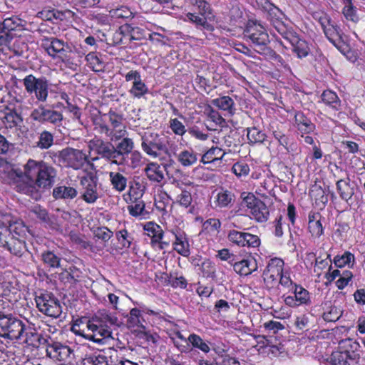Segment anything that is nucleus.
I'll use <instances>...</instances> for the list:
<instances>
[{"label": "nucleus", "mask_w": 365, "mask_h": 365, "mask_svg": "<svg viewBox=\"0 0 365 365\" xmlns=\"http://www.w3.org/2000/svg\"><path fill=\"white\" fill-rule=\"evenodd\" d=\"M56 176L51 165L41 160L29 159L24 165V170L12 169L8 173L9 183L18 192L38 200L41 190L51 187Z\"/></svg>", "instance_id": "f257e3e1"}, {"label": "nucleus", "mask_w": 365, "mask_h": 365, "mask_svg": "<svg viewBox=\"0 0 365 365\" xmlns=\"http://www.w3.org/2000/svg\"><path fill=\"white\" fill-rule=\"evenodd\" d=\"M118 325V317L106 309H101L86 323L88 333L84 330H72L85 339L98 344H104L106 340L111 338L110 326Z\"/></svg>", "instance_id": "f03ea898"}, {"label": "nucleus", "mask_w": 365, "mask_h": 365, "mask_svg": "<svg viewBox=\"0 0 365 365\" xmlns=\"http://www.w3.org/2000/svg\"><path fill=\"white\" fill-rule=\"evenodd\" d=\"M141 140L142 150L153 158H159L161 153L169 155L170 150H175L168 138L163 134L145 132L142 135Z\"/></svg>", "instance_id": "7ed1b4c3"}, {"label": "nucleus", "mask_w": 365, "mask_h": 365, "mask_svg": "<svg viewBox=\"0 0 365 365\" xmlns=\"http://www.w3.org/2000/svg\"><path fill=\"white\" fill-rule=\"evenodd\" d=\"M26 325L11 314L0 311V336L9 340H19L24 336Z\"/></svg>", "instance_id": "20e7f679"}, {"label": "nucleus", "mask_w": 365, "mask_h": 365, "mask_svg": "<svg viewBox=\"0 0 365 365\" xmlns=\"http://www.w3.org/2000/svg\"><path fill=\"white\" fill-rule=\"evenodd\" d=\"M26 92L34 95L37 101L44 103L48 97L49 81L44 77L36 78L32 74L27 75L22 80Z\"/></svg>", "instance_id": "39448f33"}, {"label": "nucleus", "mask_w": 365, "mask_h": 365, "mask_svg": "<svg viewBox=\"0 0 365 365\" xmlns=\"http://www.w3.org/2000/svg\"><path fill=\"white\" fill-rule=\"evenodd\" d=\"M242 206L246 207L252 218L259 222H264L269 218V212L265 203L252 193L243 197Z\"/></svg>", "instance_id": "423d86ee"}, {"label": "nucleus", "mask_w": 365, "mask_h": 365, "mask_svg": "<svg viewBox=\"0 0 365 365\" xmlns=\"http://www.w3.org/2000/svg\"><path fill=\"white\" fill-rule=\"evenodd\" d=\"M35 301L39 311L48 317L57 318L62 312L59 301L51 293H42Z\"/></svg>", "instance_id": "0eeeda50"}, {"label": "nucleus", "mask_w": 365, "mask_h": 365, "mask_svg": "<svg viewBox=\"0 0 365 365\" xmlns=\"http://www.w3.org/2000/svg\"><path fill=\"white\" fill-rule=\"evenodd\" d=\"M244 38L250 41L255 46H265L269 42V36L262 25L257 21H248L244 31Z\"/></svg>", "instance_id": "6e6552de"}, {"label": "nucleus", "mask_w": 365, "mask_h": 365, "mask_svg": "<svg viewBox=\"0 0 365 365\" xmlns=\"http://www.w3.org/2000/svg\"><path fill=\"white\" fill-rule=\"evenodd\" d=\"M41 46L53 58L60 57L65 61L68 53L71 52V47L63 40L55 37H45L41 40Z\"/></svg>", "instance_id": "1a4fd4ad"}, {"label": "nucleus", "mask_w": 365, "mask_h": 365, "mask_svg": "<svg viewBox=\"0 0 365 365\" xmlns=\"http://www.w3.org/2000/svg\"><path fill=\"white\" fill-rule=\"evenodd\" d=\"M284 261L277 257L269 261L262 274L264 284L268 289L274 288L278 284V279L284 273Z\"/></svg>", "instance_id": "9d476101"}, {"label": "nucleus", "mask_w": 365, "mask_h": 365, "mask_svg": "<svg viewBox=\"0 0 365 365\" xmlns=\"http://www.w3.org/2000/svg\"><path fill=\"white\" fill-rule=\"evenodd\" d=\"M61 160L75 170L81 168L88 161L87 155L80 150L66 148L59 153Z\"/></svg>", "instance_id": "9b49d317"}, {"label": "nucleus", "mask_w": 365, "mask_h": 365, "mask_svg": "<svg viewBox=\"0 0 365 365\" xmlns=\"http://www.w3.org/2000/svg\"><path fill=\"white\" fill-rule=\"evenodd\" d=\"M46 356L55 361L64 364L72 359L73 350L59 342L48 344L46 347Z\"/></svg>", "instance_id": "f8f14e48"}, {"label": "nucleus", "mask_w": 365, "mask_h": 365, "mask_svg": "<svg viewBox=\"0 0 365 365\" xmlns=\"http://www.w3.org/2000/svg\"><path fill=\"white\" fill-rule=\"evenodd\" d=\"M144 230L148 236L151 238V245L159 250H164L170 244V240H164V232L162 227L153 222H146Z\"/></svg>", "instance_id": "ddd939ff"}, {"label": "nucleus", "mask_w": 365, "mask_h": 365, "mask_svg": "<svg viewBox=\"0 0 365 365\" xmlns=\"http://www.w3.org/2000/svg\"><path fill=\"white\" fill-rule=\"evenodd\" d=\"M31 118L41 123L58 124L62 121L63 115L56 110L47 109L41 105L31 112Z\"/></svg>", "instance_id": "4468645a"}, {"label": "nucleus", "mask_w": 365, "mask_h": 365, "mask_svg": "<svg viewBox=\"0 0 365 365\" xmlns=\"http://www.w3.org/2000/svg\"><path fill=\"white\" fill-rule=\"evenodd\" d=\"M88 148L99 155L102 158L110 160L113 164L114 160L113 145L99 137H95L88 142Z\"/></svg>", "instance_id": "2eb2a0df"}, {"label": "nucleus", "mask_w": 365, "mask_h": 365, "mask_svg": "<svg viewBox=\"0 0 365 365\" xmlns=\"http://www.w3.org/2000/svg\"><path fill=\"white\" fill-rule=\"evenodd\" d=\"M122 140L117 145H113L114 160L113 164L123 165L125 162V155L130 153L134 148V143L131 138H122Z\"/></svg>", "instance_id": "dca6fc26"}, {"label": "nucleus", "mask_w": 365, "mask_h": 365, "mask_svg": "<svg viewBox=\"0 0 365 365\" xmlns=\"http://www.w3.org/2000/svg\"><path fill=\"white\" fill-rule=\"evenodd\" d=\"M81 184L84 189L82 199L88 204L95 203L99 198L96 181L93 177L85 176L81 178Z\"/></svg>", "instance_id": "f3484780"}, {"label": "nucleus", "mask_w": 365, "mask_h": 365, "mask_svg": "<svg viewBox=\"0 0 365 365\" xmlns=\"http://www.w3.org/2000/svg\"><path fill=\"white\" fill-rule=\"evenodd\" d=\"M292 293L294 295H289L284 297V303L290 307H297L300 305L307 304L310 302L309 292L299 285H296L293 288Z\"/></svg>", "instance_id": "a211bd4d"}, {"label": "nucleus", "mask_w": 365, "mask_h": 365, "mask_svg": "<svg viewBox=\"0 0 365 365\" xmlns=\"http://www.w3.org/2000/svg\"><path fill=\"white\" fill-rule=\"evenodd\" d=\"M336 187L340 198L351 204L356 189L354 182H351L349 178L340 179L336 182Z\"/></svg>", "instance_id": "6ab92c4d"}, {"label": "nucleus", "mask_w": 365, "mask_h": 365, "mask_svg": "<svg viewBox=\"0 0 365 365\" xmlns=\"http://www.w3.org/2000/svg\"><path fill=\"white\" fill-rule=\"evenodd\" d=\"M110 128L114 134L115 140H118L127 134L126 127L123 123V118L115 112L110 111L107 115Z\"/></svg>", "instance_id": "aec40b11"}, {"label": "nucleus", "mask_w": 365, "mask_h": 365, "mask_svg": "<svg viewBox=\"0 0 365 365\" xmlns=\"http://www.w3.org/2000/svg\"><path fill=\"white\" fill-rule=\"evenodd\" d=\"M232 267L237 274L240 276H247L257 269V262L253 256L248 255L232 264Z\"/></svg>", "instance_id": "412c9836"}, {"label": "nucleus", "mask_w": 365, "mask_h": 365, "mask_svg": "<svg viewBox=\"0 0 365 365\" xmlns=\"http://www.w3.org/2000/svg\"><path fill=\"white\" fill-rule=\"evenodd\" d=\"M170 234L175 237V242H173V249L180 255L187 257L190 255V244L188 242L186 235L180 230L175 231L172 230L170 231Z\"/></svg>", "instance_id": "4be33fe9"}, {"label": "nucleus", "mask_w": 365, "mask_h": 365, "mask_svg": "<svg viewBox=\"0 0 365 365\" xmlns=\"http://www.w3.org/2000/svg\"><path fill=\"white\" fill-rule=\"evenodd\" d=\"M0 119L10 128L16 127L23 122L21 115L9 106L4 108L0 107Z\"/></svg>", "instance_id": "5701e85b"}, {"label": "nucleus", "mask_w": 365, "mask_h": 365, "mask_svg": "<svg viewBox=\"0 0 365 365\" xmlns=\"http://www.w3.org/2000/svg\"><path fill=\"white\" fill-rule=\"evenodd\" d=\"M2 248L9 251L11 255L21 257L26 251V245L23 240L11 235Z\"/></svg>", "instance_id": "b1692460"}, {"label": "nucleus", "mask_w": 365, "mask_h": 365, "mask_svg": "<svg viewBox=\"0 0 365 365\" xmlns=\"http://www.w3.org/2000/svg\"><path fill=\"white\" fill-rule=\"evenodd\" d=\"M212 103L220 110L225 111L229 116L236 113L235 103L233 99L227 96H223L212 101Z\"/></svg>", "instance_id": "393cba45"}, {"label": "nucleus", "mask_w": 365, "mask_h": 365, "mask_svg": "<svg viewBox=\"0 0 365 365\" xmlns=\"http://www.w3.org/2000/svg\"><path fill=\"white\" fill-rule=\"evenodd\" d=\"M359 347V344L356 341L351 339H346L339 342L338 351L346 354L351 359L356 360L359 357L357 351Z\"/></svg>", "instance_id": "a878e982"}, {"label": "nucleus", "mask_w": 365, "mask_h": 365, "mask_svg": "<svg viewBox=\"0 0 365 365\" xmlns=\"http://www.w3.org/2000/svg\"><path fill=\"white\" fill-rule=\"evenodd\" d=\"M235 195L228 190L221 189L214 196L213 203L215 207L226 208L232 206Z\"/></svg>", "instance_id": "bb28decb"}, {"label": "nucleus", "mask_w": 365, "mask_h": 365, "mask_svg": "<svg viewBox=\"0 0 365 365\" xmlns=\"http://www.w3.org/2000/svg\"><path fill=\"white\" fill-rule=\"evenodd\" d=\"M10 221V216L9 215H1L0 217V247L2 248L5 246L8 238L12 235V231H15L14 226H10L8 228V224Z\"/></svg>", "instance_id": "cd10ccee"}, {"label": "nucleus", "mask_w": 365, "mask_h": 365, "mask_svg": "<svg viewBox=\"0 0 365 365\" xmlns=\"http://www.w3.org/2000/svg\"><path fill=\"white\" fill-rule=\"evenodd\" d=\"M287 41L291 43L293 51L299 58H303L308 55L309 48L305 41L299 39L297 36L294 34Z\"/></svg>", "instance_id": "c85d7f7f"}, {"label": "nucleus", "mask_w": 365, "mask_h": 365, "mask_svg": "<svg viewBox=\"0 0 365 365\" xmlns=\"http://www.w3.org/2000/svg\"><path fill=\"white\" fill-rule=\"evenodd\" d=\"M130 36L133 40H139L144 36L143 30L138 27H133L129 24L120 26L115 32V36Z\"/></svg>", "instance_id": "c756f323"}, {"label": "nucleus", "mask_w": 365, "mask_h": 365, "mask_svg": "<svg viewBox=\"0 0 365 365\" xmlns=\"http://www.w3.org/2000/svg\"><path fill=\"white\" fill-rule=\"evenodd\" d=\"M145 172L148 178L151 181L160 182L164 179L163 168L156 163L148 164Z\"/></svg>", "instance_id": "7c9ffc66"}, {"label": "nucleus", "mask_w": 365, "mask_h": 365, "mask_svg": "<svg viewBox=\"0 0 365 365\" xmlns=\"http://www.w3.org/2000/svg\"><path fill=\"white\" fill-rule=\"evenodd\" d=\"M294 118L297 128L300 131L309 133L315 129L314 124L303 113L297 112Z\"/></svg>", "instance_id": "2f4dec72"}, {"label": "nucleus", "mask_w": 365, "mask_h": 365, "mask_svg": "<svg viewBox=\"0 0 365 365\" xmlns=\"http://www.w3.org/2000/svg\"><path fill=\"white\" fill-rule=\"evenodd\" d=\"M109 180L113 189L121 192L124 191L127 186V178L118 172H110Z\"/></svg>", "instance_id": "473e14b6"}, {"label": "nucleus", "mask_w": 365, "mask_h": 365, "mask_svg": "<svg viewBox=\"0 0 365 365\" xmlns=\"http://www.w3.org/2000/svg\"><path fill=\"white\" fill-rule=\"evenodd\" d=\"M76 195L77 191L72 187L59 186L53 190V196L56 199H73Z\"/></svg>", "instance_id": "72a5a7b5"}, {"label": "nucleus", "mask_w": 365, "mask_h": 365, "mask_svg": "<svg viewBox=\"0 0 365 365\" xmlns=\"http://www.w3.org/2000/svg\"><path fill=\"white\" fill-rule=\"evenodd\" d=\"M178 160L184 167H190L197 163V154L192 150H184L178 155Z\"/></svg>", "instance_id": "f704fd0d"}, {"label": "nucleus", "mask_w": 365, "mask_h": 365, "mask_svg": "<svg viewBox=\"0 0 365 365\" xmlns=\"http://www.w3.org/2000/svg\"><path fill=\"white\" fill-rule=\"evenodd\" d=\"M53 135L48 131L43 130L39 133L38 141L36 143V146L41 150H46L50 148L53 144Z\"/></svg>", "instance_id": "c9c22d12"}, {"label": "nucleus", "mask_w": 365, "mask_h": 365, "mask_svg": "<svg viewBox=\"0 0 365 365\" xmlns=\"http://www.w3.org/2000/svg\"><path fill=\"white\" fill-rule=\"evenodd\" d=\"M41 260L50 268L61 267V258L52 251H45L41 254Z\"/></svg>", "instance_id": "e433bc0d"}, {"label": "nucleus", "mask_w": 365, "mask_h": 365, "mask_svg": "<svg viewBox=\"0 0 365 365\" xmlns=\"http://www.w3.org/2000/svg\"><path fill=\"white\" fill-rule=\"evenodd\" d=\"M355 361V359H351L346 354L338 351H334L330 357L331 365H353Z\"/></svg>", "instance_id": "4c0bfd02"}, {"label": "nucleus", "mask_w": 365, "mask_h": 365, "mask_svg": "<svg viewBox=\"0 0 365 365\" xmlns=\"http://www.w3.org/2000/svg\"><path fill=\"white\" fill-rule=\"evenodd\" d=\"M140 311L137 308H133L129 313L127 319V326L130 329H145V327L140 322Z\"/></svg>", "instance_id": "58836bf2"}, {"label": "nucleus", "mask_w": 365, "mask_h": 365, "mask_svg": "<svg viewBox=\"0 0 365 365\" xmlns=\"http://www.w3.org/2000/svg\"><path fill=\"white\" fill-rule=\"evenodd\" d=\"M187 341L191 344L193 348L198 349L205 354H207L210 351L209 345L196 334H190Z\"/></svg>", "instance_id": "ea45409f"}, {"label": "nucleus", "mask_w": 365, "mask_h": 365, "mask_svg": "<svg viewBox=\"0 0 365 365\" xmlns=\"http://www.w3.org/2000/svg\"><path fill=\"white\" fill-rule=\"evenodd\" d=\"M324 33L329 41L336 46L337 43L341 39V30L339 27L332 23L330 26L324 30Z\"/></svg>", "instance_id": "a19ab883"}, {"label": "nucleus", "mask_w": 365, "mask_h": 365, "mask_svg": "<svg viewBox=\"0 0 365 365\" xmlns=\"http://www.w3.org/2000/svg\"><path fill=\"white\" fill-rule=\"evenodd\" d=\"M24 334L25 336V343L29 346L38 347L41 344L46 342V339L36 331H27L26 328V331Z\"/></svg>", "instance_id": "79ce46f5"}, {"label": "nucleus", "mask_w": 365, "mask_h": 365, "mask_svg": "<svg viewBox=\"0 0 365 365\" xmlns=\"http://www.w3.org/2000/svg\"><path fill=\"white\" fill-rule=\"evenodd\" d=\"M224 155L222 149L217 147H212L207 150L202 156L201 162L204 164L220 160Z\"/></svg>", "instance_id": "37998d69"}, {"label": "nucleus", "mask_w": 365, "mask_h": 365, "mask_svg": "<svg viewBox=\"0 0 365 365\" xmlns=\"http://www.w3.org/2000/svg\"><path fill=\"white\" fill-rule=\"evenodd\" d=\"M148 93V88L142 79L138 82H134L129 90V93L136 98H140Z\"/></svg>", "instance_id": "c03bdc74"}, {"label": "nucleus", "mask_w": 365, "mask_h": 365, "mask_svg": "<svg viewBox=\"0 0 365 365\" xmlns=\"http://www.w3.org/2000/svg\"><path fill=\"white\" fill-rule=\"evenodd\" d=\"M309 230L312 237H319L323 235L324 230L319 220H317L314 215L309 216Z\"/></svg>", "instance_id": "a18cd8bd"}, {"label": "nucleus", "mask_w": 365, "mask_h": 365, "mask_svg": "<svg viewBox=\"0 0 365 365\" xmlns=\"http://www.w3.org/2000/svg\"><path fill=\"white\" fill-rule=\"evenodd\" d=\"M247 137L252 144L262 143L266 139V135L255 127L247 129Z\"/></svg>", "instance_id": "49530a36"}, {"label": "nucleus", "mask_w": 365, "mask_h": 365, "mask_svg": "<svg viewBox=\"0 0 365 365\" xmlns=\"http://www.w3.org/2000/svg\"><path fill=\"white\" fill-rule=\"evenodd\" d=\"M81 365H108L107 357L103 355H87Z\"/></svg>", "instance_id": "de8ad7c7"}, {"label": "nucleus", "mask_w": 365, "mask_h": 365, "mask_svg": "<svg viewBox=\"0 0 365 365\" xmlns=\"http://www.w3.org/2000/svg\"><path fill=\"white\" fill-rule=\"evenodd\" d=\"M335 265L342 268L346 265H350L354 262V255L350 252H345L342 255H337L334 258Z\"/></svg>", "instance_id": "09e8293b"}, {"label": "nucleus", "mask_w": 365, "mask_h": 365, "mask_svg": "<svg viewBox=\"0 0 365 365\" xmlns=\"http://www.w3.org/2000/svg\"><path fill=\"white\" fill-rule=\"evenodd\" d=\"M128 210L133 217H142L146 214L145 203L143 200H135L128 206Z\"/></svg>", "instance_id": "8fccbe9b"}, {"label": "nucleus", "mask_w": 365, "mask_h": 365, "mask_svg": "<svg viewBox=\"0 0 365 365\" xmlns=\"http://www.w3.org/2000/svg\"><path fill=\"white\" fill-rule=\"evenodd\" d=\"M185 21H190L195 24L197 27L200 26L203 28H208L210 26L206 17L202 16L200 14V16L197 15L195 13L189 12L186 14Z\"/></svg>", "instance_id": "3c124183"}, {"label": "nucleus", "mask_w": 365, "mask_h": 365, "mask_svg": "<svg viewBox=\"0 0 365 365\" xmlns=\"http://www.w3.org/2000/svg\"><path fill=\"white\" fill-rule=\"evenodd\" d=\"M322 99L324 103L336 109L339 106V99L337 95L331 91H324L322 95Z\"/></svg>", "instance_id": "603ef678"}, {"label": "nucleus", "mask_w": 365, "mask_h": 365, "mask_svg": "<svg viewBox=\"0 0 365 365\" xmlns=\"http://www.w3.org/2000/svg\"><path fill=\"white\" fill-rule=\"evenodd\" d=\"M278 285L281 286L284 290L290 292H292L293 288H294L297 284L294 283L291 279L289 272H284L278 279V284L277 286Z\"/></svg>", "instance_id": "864d4df0"}, {"label": "nucleus", "mask_w": 365, "mask_h": 365, "mask_svg": "<svg viewBox=\"0 0 365 365\" xmlns=\"http://www.w3.org/2000/svg\"><path fill=\"white\" fill-rule=\"evenodd\" d=\"M273 26L277 31L286 40L290 38L294 34L287 29L285 24L278 19L273 20Z\"/></svg>", "instance_id": "5fc2aeb1"}, {"label": "nucleus", "mask_w": 365, "mask_h": 365, "mask_svg": "<svg viewBox=\"0 0 365 365\" xmlns=\"http://www.w3.org/2000/svg\"><path fill=\"white\" fill-rule=\"evenodd\" d=\"M245 235L246 232H240L237 230H230L228 233V240L240 247H244L245 245Z\"/></svg>", "instance_id": "6e6d98bb"}, {"label": "nucleus", "mask_w": 365, "mask_h": 365, "mask_svg": "<svg viewBox=\"0 0 365 365\" xmlns=\"http://www.w3.org/2000/svg\"><path fill=\"white\" fill-rule=\"evenodd\" d=\"M176 202L184 207H188L192 202L191 192L187 190H181L180 193L177 196Z\"/></svg>", "instance_id": "4d7b16f0"}, {"label": "nucleus", "mask_w": 365, "mask_h": 365, "mask_svg": "<svg viewBox=\"0 0 365 365\" xmlns=\"http://www.w3.org/2000/svg\"><path fill=\"white\" fill-rule=\"evenodd\" d=\"M116 238L123 247H129L133 240L131 234L123 229L116 232Z\"/></svg>", "instance_id": "13d9d810"}, {"label": "nucleus", "mask_w": 365, "mask_h": 365, "mask_svg": "<svg viewBox=\"0 0 365 365\" xmlns=\"http://www.w3.org/2000/svg\"><path fill=\"white\" fill-rule=\"evenodd\" d=\"M132 12L125 6L111 9L109 11V16L115 19H127L131 16Z\"/></svg>", "instance_id": "bf43d9fd"}, {"label": "nucleus", "mask_w": 365, "mask_h": 365, "mask_svg": "<svg viewBox=\"0 0 365 365\" xmlns=\"http://www.w3.org/2000/svg\"><path fill=\"white\" fill-rule=\"evenodd\" d=\"M324 193V190L319 185H314L309 192L312 197H314L316 201H319L323 204H325L328 201V197Z\"/></svg>", "instance_id": "052dcab7"}, {"label": "nucleus", "mask_w": 365, "mask_h": 365, "mask_svg": "<svg viewBox=\"0 0 365 365\" xmlns=\"http://www.w3.org/2000/svg\"><path fill=\"white\" fill-rule=\"evenodd\" d=\"M346 4L343 9V14L345 18L353 22H356L358 21V16L356 14V10L351 4V0H350V3H348L346 1H344Z\"/></svg>", "instance_id": "680f3d73"}, {"label": "nucleus", "mask_w": 365, "mask_h": 365, "mask_svg": "<svg viewBox=\"0 0 365 365\" xmlns=\"http://www.w3.org/2000/svg\"><path fill=\"white\" fill-rule=\"evenodd\" d=\"M19 25V19L13 16L5 19L3 22H0L1 28H3L9 33L10 31L14 30Z\"/></svg>", "instance_id": "e2e57ef3"}, {"label": "nucleus", "mask_w": 365, "mask_h": 365, "mask_svg": "<svg viewBox=\"0 0 365 365\" xmlns=\"http://www.w3.org/2000/svg\"><path fill=\"white\" fill-rule=\"evenodd\" d=\"M208 118L215 125H222L225 122V119L221 116L218 111L214 110L212 107H209L207 110Z\"/></svg>", "instance_id": "0e129e2a"}, {"label": "nucleus", "mask_w": 365, "mask_h": 365, "mask_svg": "<svg viewBox=\"0 0 365 365\" xmlns=\"http://www.w3.org/2000/svg\"><path fill=\"white\" fill-rule=\"evenodd\" d=\"M96 237L102 240L104 242L108 241L113 236V232L106 227H98L94 231Z\"/></svg>", "instance_id": "69168bd1"}, {"label": "nucleus", "mask_w": 365, "mask_h": 365, "mask_svg": "<svg viewBox=\"0 0 365 365\" xmlns=\"http://www.w3.org/2000/svg\"><path fill=\"white\" fill-rule=\"evenodd\" d=\"M200 270L205 277H209L215 272V267L210 260L205 259L201 263Z\"/></svg>", "instance_id": "338daca9"}, {"label": "nucleus", "mask_w": 365, "mask_h": 365, "mask_svg": "<svg viewBox=\"0 0 365 365\" xmlns=\"http://www.w3.org/2000/svg\"><path fill=\"white\" fill-rule=\"evenodd\" d=\"M341 316V312L336 307H331L329 312H324L323 318L327 322H336Z\"/></svg>", "instance_id": "774afa93"}]
</instances>
